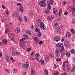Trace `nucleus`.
<instances>
[{"instance_id": "obj_49", "label": "nucleus", "mask_w": 75, "mask_h": 75, "mask_svg": "<svg viewBox=\"0 0 75 75\" xmlns=\"http://www.w3.org/2000/svg\"><path fill=\"white\" fill-rule=\"evenodd\" d=\"M68 14V12L67 11H66L64 13V14L65 15H67Z\"/></svg>"}, {"instance_id": "obj_3", "label": "nucleus", "mask_w": 75, "mask_h": 75, "mask_svg": "<svg viewBox=\"0 0 75 75\" xmlns=\"http://www.w3.org/2000/svg\"><path fill=\"white\" fill-rule=\"evenodd\" d=\"M40 28L42 30H45L46 29V27H45V26L44 24V23L42 22H41L40 23Z\"/></svg>"}, {"instance_id": "obj_32", "label": "nucleus", "mask_w": 75, "mask_h": 75, "mask_svg": "<svg viewBox=\"0 0 75 75\" xmlns=\"http://www.w3.org/2000/svg\"><path fill=\"white\" fill-rule=\"evenodd\" d=\"M20 29H16V33H17V34H18L20 32Z\"/></svg>"}, {"instance_id": "obj_56", "label": "nucleus", "mask_w": 75, "mask_h": 75, "mask_svg": "<svg viewBox=\"0 0 75 75\" xmlns=\"http://www.w3.org/2000/svg\"><path fill=\"white\" fill-rule=\"evenodd\" d=\"M5 71H6V72H8V73L9 72V70H8V69H5Z\"/></svg>"}, {"instance_id": "obj_29", "label": "nucleus", "mask_w": 75, "mask_h": 75, "mask_svg": "<svg viewBox=\"0 0 75 75\" xmlns=\"http://www.w3.org/2000/svg\"><path fill=\"white\" fill-rule=\"evenodd\" d=\"M49 57H51L52 58V57H54V54H52V53H51L50 54V55H49Z\"/></svg>"}, {"instance_id": "obj_26", "label": "nucleus", "mask_w": 75, "mask_h": 75, "mask_svg": "<svg viewBox=\"0 0 75 75\" xmlns=\"http://www.w3.org/2000/svg\"><path fill=\"white\" fill-rule=\"evenodd\" d=\"M13 16L14 17V16H15V17H17V16H18V13H14L13 15Z\"/></svg>"}, {"instance_id": "obj_4", "label": "nucleus", "mask_w": 75, "mask_h": 75, "mask_svg": "<svg viewBox=\"0 0 75 75\" xmlns=\"http://www.w3.org/2000/svg\"><path fill=\"white\" fill-rule=\"evenodd\" d=\"M54 18V16H50L47 18V20L48 21H51V20H52Z\"/></svg>"}, {"instance_id": "obj_52", "label": "nucleus", "mask_w": 75, "mask_h": 75, "mask_svg": "<svg viewBox=\"0 0 75 75\" xmlns=\"http://www.w3.org/2000/svg\"><path fill=\"white\" fill-rule=\"evenodd\" d=\"M57 33L58 34H61V31L60 30H58L57 32Z\"/></svg>"}, {"instance_id": "obj_24", "label": "nucleus", "mask_w": 75, "mask_h": 75, "mask_svg": "<svg viewBox=\"0 0 75 75\" xmlns=\"http://www.w3.org/2000/svg\"><path fill=\"white\" fill-rule=\"evenodd\" d=\"M62 28V26H58L56 28V30H61Z\"/></svg>"}, {"instance_id": "obj_15", "label": "nucleus", "mask_w": 75, "mask_h": 75, "mask_svg": "<svg viewBox=\"0 0 75 75\" xmlns=\"http://www.w3.org/2000/svg\"><path fill=\"white\" fill-rule=\"evenodd\" d=\"M20 9L21 13H23V12H24V8H23V6H21L20 7Z\"/></svg>"}, {"instance_id": "obj_23", "label": "nucleus", "mask_w": 75, "mask_h": 75, "mask_svg": "<svg viewBox=\"0 0 75 75\" xmlns=\"http://www.w3.org/2000/svg\"><path fill=\"white\" fill-rule=\"evenodd\" d=\"M37 35L38 37H41V32H39L37 33Z\"/></svg>"}, {"instance_id": "obj_33", "label": "nucleus", "mask_w": 75, "mask_h": 75, "mask_svg": "<svg viewBox=\"0 0 75 75\" xmlns=\"http://www.w3.org/2000/svg\"><path fill=\"white\" fill-rule=\"evenodd\" d=\"M51 7L50 5H48L47 6V10L49 11H50V10H51Z\"/></svg>"}, {"instance_id": "obj_48", "label": "nucleus", "mask_w": 75, "mask_h": 75, "mask_svg": "<svg viewBox=\"0 0 75 75\" xmlns=\"http://www.w3.org/2000/svg\"><path fill=\"white\" fill-rule=\"evenodd\" d=\"M71 71V72H74L75 71V68L73 67Z\"/></svg>"}, {"instance_id": "obj_19", "label": "nucleus", "mask_w": 75, "mask_h": 75, "mask_svg": "<svg viewBox=\"0 0 75 75\" xmlns=\"http://www.w3.org/2000/svg\"><path fill=\"white\" fill-rule=\"evenodd\" d=\"M65 55V52H62L61 53V55L62 58L64 57V56Z\"/></svg>"}, {"instance_id": "obj_59", "label": "nucleus", "mask_w": 75, "mask_h": 75, "mask_svg": "<svg viewBox=\"0 0 75 75\" xmlns=\"http://www.w3.org/2000/svg\"><path fill=\"white\" fill-rule=\"evenodd\" d=\"M15 54H16L15 52H12V55H13V56H15Z\"/></svg>"}, {"instance_id": "obj_20", "label": "nucleus", "mask_w": 75, "mask_h": 75, "mask_svg": "<svg viewBox=\"0 0 75 75\" xmlns=\"http://www.w3.org/2000/svg\"><path fill=\"white\" fill-rule=\"evenodd\" d=\"M23 37L24 38H25L27 40L29 38V37L28 36V35H23Z\"/></svg>"}, {"instance_id": "obj_25", "label": "nucleus", "mask_w": 75, "mask_h": 75, "mask_svg": "<svg viewBox=\"0 0 75 75\" xmlns=\"http://www.w3.org/2000/svg\"><path fill=\"white\" fill-rule=\"evenodd\" d=\"M66 67L68 70H70L71 69V67H69V65H68V64L67 65Z\"/></svg>"}, {"instance_id": "obj_31", "label": "nucleus", "mask_w": 75, "mask_h": 75, "mask_svg": "<svg viewBox=\"0 0 75 75\" xmlns=\"http://www.w3.org/2000/svg\"><path fill=\"white\" fill-rule=\"evenodd\" d=\"M61 44H60V43H58L56 45V46L57 47H58V48H59V47H61Z\"/></svg>"}, {"instance_id": "obj_17", "label": "nucleus", "mask_w": 75, "mask_h": 75, "mask_svg": "<svg viewBox=\"0 0 75 75\" xmlns=\"http://www.w3.org/2000/svg\"><path fill=\"white\" fill-rule=\"evenodd\" d=\"M8 25H6L5 26L6 28V29H5V34H7V32H8V29L7 28V27H8Z\"/></svg>"}, {"instance_id": "obj_6", "label": "nucleus", "mask_w": 75, "mask_h": 75, "mask_svg": "<svg viewBox=\"0 0 75 75\" xmlns=\"http://www.w3.org/2000/svg\"><path fill=\"white\" fill-rule=\"evenodd\" d=\"M60 39V38H59V37L58 36L54 38V41H56V42H58V41H59Z\"/></svg>"}, {"instance_id": "obj_30", "label": "nucleus", "mask_w": 75, "mask_h": 75, "mask_svg": "<svg viewBox=\"0 0 75 75\" xmlns=\"http://www.w3.org/2000/svg\"><path fill=\"white\" fill-rule=\"evenodd\" d=\"M29 15L31 17H32V16H34L33 12H30L29 13Z\"/></svg>"}, {"instance_id": "obj_11", "label": "nucleus", "mask_w": 75, "mask_h": 75, "mask_svg": "<svg viewBox=\"0 0 75 75\" xmlns=\"http://www.w3.org/2000/svg\"><path fill=\"white\" fill-rule=\"evenodd\" d=\"M4 16L5 17H8V9H6V11L4 13Z\"/></svg>"}, {"instance_id": "obj_40", "label": "nucleus", "mask_w": 75, "mask_h": 75, "mask_svg": "<svg viewBox=\"0 0 75 75\" xmlns=\"http://www.w3.org/2000/svg\"><path fill=\"white\" fill-rule=\"evenodd\" d=\"M56 60L58 62H59L61 61V58H58L57 59H56Z\"/></svg>"}, {"instance_id": "obj_44", "label": "nucleus", "mask_w": 75, "mask_h": 75, "mask_svg": "<svg viewBox=\"0 0 75 75\" xmlns=\"http://www.w3.org/2000/svg\"><path fill=\"white\" fill-rule=\"evenodd\" d=\"M10 59L12 61V62H15V60L14 59H13V57H11L10 58Z\"/></svg>"}, {"instance_id": "obj_63", "label": "nucleus", "mask_w": 75, "mask_h": 75, "mask_svg": "<svg viewBox=\"0 0 75 75\" xmlns=\"http://www.w3.org/2000/svg\"><path fill=\"white\" fill-rule=\"evenodd\" d=\"M45 58H48V56L47 55H46L45 56Z\"/></svg>"}, {"instance_id": "obj_46", "label": "nucleus", "mask_w": 75, "mask_h": 75, "mask_svg": "<svg viewBox=\"0 0 75 75\" xmlns=\"http://www.w3.org/2000/svg\"><path fill=\"white\" fill-rule=\"evenodd\" d=\"M25 40V38H23L22 39L20 40V42H21V41H24V40Z\"/></svg>"}, {"instance_id": "obj_5", "label": "nucleus", "mask_w": 75, "mask_h": 75, "mask_svg": "<svg viewBox=\"0 0 75 75\" xmlns=\"http://www.w3.org/2000/svg\"><path fill=\"white\" fill-rule=\"evenodd\" d=\"M8 35L9 37H10V38H14V35H13V34H12V33H9L8 34Z\"/></svg>"}, {"instance_id": "obj_21", "label": "nucleus", "mask_w": 75, "mask_h": 75, "mask_svg": "<svg viewBox=\"0 0 75 75\" xmlns=\"http://www.w3.org/2000/svg\"><path fill=\"white\" fill-rule=\"evenodd\" d=\"M45 73L46 75H48V71L47 69L45 70Z\"/></svg>"}, {"instance_id": "obj_8", "label": "nucleus", "mask_w": 75, "mask_h": 75, "mask_svg": "<svg viewBox=\"0 0 75 75\" xmlns=\"http://www.w3.org/2000/svg\"><path fill=\"white\" fill-rule=\"evenodd\" d=\"M20 44L21 45L22 47L24 48L26 46V45H25V42H23L22 43L20 42Z\"/></svg>"}, {"instance_id": "obj_45", "label": "nucleus", "mask_w": 75, "mask_h": 75, "mask_svg": "<svg viewBox=\"0 0 75 75\" xmlns=\"http://www.w3.org/2000/svg\"><path fill=\"white\" fill-rule=\"evenodd\" d=\"M71 53H74V52H75V50H74V49H71Z\"/></svg>"}, {"instance_id": "obj_13", "label": "nucleus", "mask_w": 75, "mask_h": 75, "mask_svg": "<svg viewBox=\"0 0 75 75\" xmlns=\"http://www.w3.org/2000/svg\"><path fill=\"white\" fill-rule=\"evenodd\" d=\"M66 37L68 38L71 37V33L69 32H68L66 34Z\"/></svg>"}, {"instance_id": "obj_18", "label": "nucleus", "mask_w": 75, "mask_h": 75, "mask_svg": "<svg viewBox=\"0 0 75 75\" xmlns=\"http://www.w3.org/2000/svg\"><path fill=\"white\" fill-rule=\"evenodd\" d=\"M63 69L64 71H66V69H65V63H63Z\"/></svg>"}, {"instance_id": "obj_38", "label": "nucleus", "mask_w": 75, "mask_h": 75, "mask_svg": "<svg viewBox=\"0 0 75 75\" xmlns=\"http://www.w3.org/2000/svg\"><path fill=\"white\" fill-rule=\"evenodd\" d=\"M71 31L73 34H75V30L73 29H71Z\"/></svg>"}, {"instance_id": "obj_22", "label": "nucleus", "mask_w": 75, "mask_h": 75, "mask_svg": "<svg viewBox=\"0 0 75 75\" xmlns=\"http://www.w3.org/2000/svg\"><path fill=\"white\" fill-rule=\"evenodd\" d=\"M66 56L67 58H70L71 56L70 55V53L69 52H67L66 53Z\"/></svg>"}, {"instance_id": "obj_42", "label": "nucleus", "mask_w": 75, "mask_h": 75, "mask_svg": "<svg viewBox=\"0 0 75 75\" xmlns=\"http://www.w3.org/2000/svg\"><path fill=\"white\" fill-rule=\"evenodd\" d=\"M36 32H39L40 31V29L38 28H36L35 30Z\"/></svg>"}, {"instance_id": "obj_36", "label": "nucleus", "mask_w": 75, "mask_h": 75, "mask_svg": "<svg viewBox=\"0 0 75 75\" xmlns=\"http://www.w3.org/2000/svg\"><path fill=\"white\" fill-rule=\"evenodd\" d=\"M53 12L54 13H55L57 12V9L55 8H54L53 9Z\"/></svg>"}, {"instance_id": "obj_55", "label": "nucleus", "mask_w": 75, "mask_h": 75, "mask_svg": "<svg viewBox=\"0 0 75 75\" xmlns=\"http://www.w3.org/2000/svg\"><path fill=\"white\" fill-rule=\"evenodd\" d=\"M39 43L40 45H41V44L43 43V42L42 41H40L39 42Z\"/></svg>"}, {"instance_id": "obj_43", "label": "nucleus", "mask_w": 75, "mask_h": 75, "mask_svg": "<svg viewBox=\"0 0 75 75\" xmlns=\"http://www.w3.org/2000/svg\"><path fill=\"white\" fill-rule=\"evenodd\" d=\"M31 31H30L29 30H28L26 32V33L27 34H30V33H31Z\"/></svg>"}, {"instance_id": "obj_1", "label": "nucleus", "mask_w": 75, "mask_h": 75, "mask_svg": "<svg viewBox=\"0 0 75 75\" xmlns=\"http://www.w3.org/2000/svg\"><path fill=\"white\" fill-rule=\"evenodd\" d=\"M45 1L46 0H43L40 1L39 3V5L42 7H45Z\"/></svg>"}, {"instance_id": "obj_14", "label": "nucleus", "mask_w": 75, "mask_h": 75, "mask_svg": "<svg viewBox=\"0 0 75 75\" xmlns=\"http://www.w3.org/2000/svg\"><path fill=\"white\" fill-rule=\"evenodd\" d=\"M4 45L6 44H7V40L6 39H4L2 41Z\"/></svg>"}, {"instance_id": "obj_34", "label": "nucleus", "mask_w": 75, "mask_h": 75, "mask_svg": "<svg viewBox=\"0 0 75 75\" xmlns=\"http://www.w3.org/2000/svg\"><path fill=\"white\" fill-rule=\"evenodd\" d=\"M62 9H60L59 11V16H61L60 14H62Z\"/></svg>"}, {"instance_id": "obj_37", "label": "nucleus", "mask_w": 75, "mask_h": 75, "mask_svg": "<svg viewBox=\"0 0 75 75\" xmlns=\"http://www.w3.org/2000/svg\"><path fill=\"white\" fill-rule=\"evenodd\" d=\"M61 48V49L62 50H64V45L63 44H61V46L60 47Z\"/></svg>"}, {"instance_id": "obj_10", "label": "nucleus", "mask_w": 75, "mask_h": 75, "mask_svg": "<svg viewBox=\"0 0 75 75\" xmlns=\"http://www.w3.org/2000/svg\"><path fill=\"white\" fill-rule=\"evenodd\" d=\"M55 55L57 57H59V52L58 50H56V51Z\"/></svg>"}, {"instance_id": "obj_58", "label": "nucleus", "mask_w": 75, "mask_h": 75, "mask_svg": "<svg viewBox=\"0 0 75 75\" xmlns=\"http://www.w3.org/2000/svg\"><path fill=\"white\" fill-rule=\"evenodd\" d=\"M17 70H15V69H13V73L15 74V73H16L17 72Z\"/></svg>"}, {"instance_id": "obj_41", "label": "nucleus", "mask_w": 75, "mask_h": 75, "mask_svg": "<svg viewBox=\"0 0 75 75\" xmlns=\"http://www.w3.org/2000/svg\"><path fill=\"white\" fill-rule=\"evenodd\" d=\"M24 18L25 22H27V17H26L25 16Z\"/></svg>"}, {"instance_id": "obj_54", "label": "nucleus", "mask_w": 75, "mask_h": 75, "mask_svg": "<svg viewBox=\"0 0 75 75\" xmlns=\"http://www.w3.org/2000/svg\"><path fill=\"white\" fill-rule=\"evenodd\" d=\"M48 60H49V58H45V61H46V62H47V61H48Z\"/></svg>"}, {"instance_id": "obj_50", "label": "nucleus", "mask_w": 75, "mask_h": 75, "mask_svg": "<svg viewBox=\"0 0 75 75\" xmlns=\"http://www.w3.org/2000/svg\"><path fill=\"white\" fill-rule=\"evenodd\" d=\"M67 3V1H64L63 2L62 4L63 5H65V4H66Z\"/></svg>"}, {"instance_id": "obj_64", "label": "nucleus", "mask_w": 75, "mask_h": 75, "mask_svg": "<svg viewBox=\"0 0 75 75\" xmlns=\"http://www.w3.org/2000/svg\"><path fill=\"white\" fill-rule=\"evenodd\" d=\"M31 51V48H29L27 50V51Z\"/></svg>"}, {"instance_id": "obj_9", "label": "nucleus", "mask_w": 75, "mask_h": 75, "mask_svg": "<svg viewBox=\"0 0 75 75\" xmlns=\"http://www.w3.org/2000/svg\"><path fill=\"white\" fill-rule=\"evenodd\" d=\"M35 57L37 59V60H39V59H38V58L40 57V54L39 53H37L35 55Z\"/></svg>"}, {"instance_id": "obj_39", "label": "nucleus", "mask_w": 75, "mask_h": 75, "mask_svg": "<svg viewBox=\"0 0 75 75\" xmlns=\"http://www.w3.org/2000/svg\"><path fill=\"white\" fill-rule=\"evenodd\" d=\"M40 62L42 65L44 64V61L43 60H41Z\"/></svg>"}, {"instance_id": "obj_2", "label": "nucleus", "mask_w": 75, "mask_h": 75, "mask_svg": "<svg viewBox=\"0 0 75 75\" xmlns=\"http://www.w3.org/2000/svg\"><path fill=\"white\" fill-rule=\"evenodd\" d=\"M53 4H54L53 0H50V1L48 0L46 5H48V6H52Z\"/></svg>"}, {"instance_id": "obj_61", "label": "nucleus", "mask_w": 75, "mask_h": 75, "mask_svg": "<svg viewBox=\"0 0 75 75\" xmlns=\"http://www.w3.org/2000/svg\"><path fill=\"white\" fill-rule=\"evenodd\" d=\"M19 52H16V55H19Z\"/></svg>"}, {"instance_id": "obj_16", "label": "nucleus", "mask_w": 75, "mask_h": 75, "mask_svg": "<svg viewBox=\"0 0 75 75\" xmlns=\"http://www.w3.org/2000/svg\"><path fill=\"white\" fill-rule=\"evenodd\" d=\"M34 40H35V43L38 44V38L37 37H35V38Z\"/></svg>"}, {"instance_id": "obj_51", "label": "nucleus", "mask_w": 75, "mask_h": 75, "mask_svg": "<svg viewBox=\"0 0 75 75\" xmlns=\"http://www.w3.org/2000/svg\"><path fill=\"white\" fill-rule=\"evenodd\" d=\"M17 6H21V4L20 3H18L17 4Z\"/></svg>"}, {"instance_id": "obj_57", "label": "nucleus", "mask_w": 75, "mask_h": 75, "mask_svg": "<svg viewBox=\"0 0 75 75\" xmlns=\"http://www.w3.org/2000/svg\"><path fill=\"white\" fill-rule=\"evenodd\" d=\"M66 74H67V73L64 72V73H62L61 74V75H66Z\"/></svg>"}, {"instance_id": "obj_62", "label": "nucleus", "mask_w": 75, "mask_h": 75, "mask_svg": "<svg viewBox=\"0 0 75 75\" xmlns=\"http://www.w3.org/2000/svg\"><path fill=\"white\" fill-rule=\"evenodd\" d=\"M72 23H75V19H72Z\"/></svg>"}, {"instance_id": "obj_27", "label": "nucleus", "mask_w": 75, "mask_h": 75, "mask_svg": "<svg viewBox=\"0 0 75 75\" xmlns=\"http://www.w3.org/2000/svg\"><path fill=\"white\" fill-rule=\"evenodd\" d=\"M31 74L32 75H34V70L33 69H31Z\"/></svg>"}, {"instance_id": "obj_7", "label": "nucleus", "mask_w": 75, "mask_h": 75, "mask_svg": "<svg viewBox=\"0 0 75 75\" xmlns=\"http://www.w3.org/2000/svg\"><path fill=\"white\" fill-rule=\"evenodd\" d=\"M64 44L65 46H67L69 47V42L67 41H65L64 42Z\"/></svg>"}, {"instance_id": "obj_28", "label": "nucleus", "mask_w": 75, "mask_h": 75, "mask_svg": "<svg viewBox=\"0 0 75 75\" xmlns=\"http://www.w3.org/2000/svg\"><path fill=\"white\" fill-rule=\"evenodd\" d=\"M28 66H29L28 64H24L23 65V67L24 68H27L28 67Z\"/></svg>"}, {"instance_id": "obj_12", "label": "nucleus", "mask_w": 75, "mask_h": 75, "mask_svg": "<svg viewBox=\"0 0 75 75\" xmlns=\"http://www.w3.org/2000/svg\"><path fill=\"white\" fill-rule=\"evenodd\" d=\"M5 58L6 59V62H8V61H9V59H8V55H6Z\"/></svg>"}, {"instance_id": "obj_35", "label": "nucleus", "mask_w": 75, "mask_h": 75, "mask_svg": "<svg viewBox=\"0 0 75 75\" xmlns=\"http://www.w3.org/2000/svg\"><path fill=\"white\" fill-rule=\"evenodd\" d=\"M45 13H46V14H49V13H50L49 11H48V10H47V9H46L45 10Z\"/></svg>"}, {"instance_id": "obj_60", "label": "nucleus", "mask_w": 75, "mask_h": 75, "mask_svg": "<svg viewBox=\"0 0 75 75\" xmlns=\"http://www.w3.org/2000/svg\"><path fill=\"white\" fill-rule=\"evenodd\" d=\"M58 75V72H56V73H54V75Z\"/></svg>"}, {"instance_id": "obj_47", "label": "nucleus", "mask_w": 75, "mask_h": 75, "mask_svg": "<svg viewBox=\"0 0 75 75\" xmlns=\"http://www.w3.org/2000/svg\"><path fill=\"white\" fill-rule=\"evenodd\" d=\"M58 26V23H54V26L55 27H56Z\"/></svg>"}, {"instance_id": "obj_53", "label": "nucleus", "mask_w": 75, "mask_h": 75, "mask_svg": "<svg viewBox=\"0 0 75 75\" xmlns=\"http://www.w3.org/2000/svg\"><path fill=\"white\" fill-rule=\"evenodd\" d=\"M74 7H72V6H70V7H69V10H71V9H72V8H74Z\"/></svg>"}]
</instances>
